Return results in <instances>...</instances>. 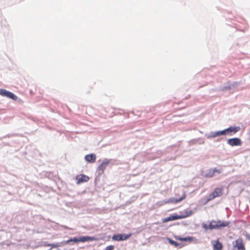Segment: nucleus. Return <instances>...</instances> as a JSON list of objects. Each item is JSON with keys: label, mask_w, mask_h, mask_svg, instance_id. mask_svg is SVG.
<instances>
[{"label": "nucleus", "mask_w": 250, "mask_h": 250, "mask_svg": "<svg viewBox=\"0 0 250 250\" xmlns=\"http://www.w3.org/2000/svg\"><path fill=\"white\" fill-rule=\"evenodd\" d=\"M229 223L226 221H221V220H212L209 223L206 224L203 223L202 224V228L205 230L218 229L222 227L228 226Z\"/></svg>", "instance_id": "obj_1"}, {"label": "nucleus", "mask_w": 250, "mask_h": 250, "mask_svg": "<svg viewBox=\"0 0 250 250\" xmlns=\"http://www.w3.org/2000/svg\"><path fill=\"white\" fill-rule=\"evenodd\" d=\"M240 130V128L239 126H230L229 127L222 131H219L217 132H213L211 133L210 137L215 138L217 136L228 134L229 135H232V134H234Z\"/></svg>", "instance_id": "obj_2"}, {"label": "nucleus", "mask_w": 250, "mask_h": 250, "mask_svg": "<svg viewBox=\"0 0 250 250\" xmlns=\"http://www.w3.org/2000/svg\"><path fill=\"white\" fill-rule=\"evenodd\" d=\"M192 210H185L184 214L177 215L173 214L170 215L169 217L164 218L162 222L163 223H167L169 221H174L178 219H183L187 217L190 216L192 214Z\"/></svg>", "instance_id": "obj_3"}, {"label": "nucleus", "mask_w": 250, "mask_h": 250, "mask_svg": "<svg viewBox=\"0 0 250 250\" xmlns=\"http://www.w3.org/2000/svg\"><path fill=\"white\" fill-rule=\"evenodd\" d=\"M98 239L95 237H90L88 236H82L80 238L74 237L71 239H69L66 241L67 243H68L71 242H73L75 243L78 242H85L86 241H97Z\"/></svg>", "instance_id": "obj_4"}, {"label": "nucleus", "mask_w": 250, "mask_h": 250, "mask_svg": "<svg viewBox=\"0 0 250 250\" xmlns=\"http://www.w3.org/2000/svg\"><path fill=\"white\" fill-rule=\"evenodd\" d=\"M233 250H246L245 244L242 238H239L233 242Z\"/></svg>", "instance_id": "obj_5"}, {"label": "nucleus", "mask_w": 250, "mask_h": 250, "mask_svg": "<svg viewBox=\"0 0 250 250\" xmlns=\"http://www.w3.org/2000/svg\"><path fill=\"white\" fill-rule=\"evenodd\" d=\"M0 95L2 96L6 97L11 99L14 101H16L18 99V97L13 93L7 91L4 89H0Z\"/></svg>", "instance_id": "obj_6"}, {"label": "nucleus", "mask_w": 250, "mask_h": 250, "mask_svg": "<svg viewBox=\"0 0 250 250\" xmlns=\"http://www.w3.org/2000/svg\"><path fill=\"white\" fill-rule=\"evenodd\" d=\"M223 189L221 188H217L214 189L213 191L209 195L208 201L213 199L214 198L219 197L222 194Z\"/></svg>", "instance_id": "obj_7"}, {"label": "nucleus", "mask_w": 250, "mask_h": 250, "mask_svg": "<svg viewBox=\"0 0 250 250\" xmlns=\"http://www.w3.org/2000/svg\"><path fill=\"white\" fill-rule=\"evenodd\" d=\"M131 236V234H117L114 235L112 239L114 241H123L125 240H126L129 238Z\"/></svg>", "instance_id": "obj_8"}, {"label": "nucleus", "mask_w": 250, "mask_h": 250, "mask_svg": "<svg viewBox=\"0 0 250 250\" xmlns=\"http://www.w3.org/2000/svg\"><path fill=\"white\" fill-rule=\"evenodd\" d=\"M228 143L231 146H241L242 145L241 140L238 138H234L232 139H229L228 140Z\"/></svg>", "instance_id": "obj_9"}, {"label": "nucleus", "mask_w": 250, "mask_h": 250, "mask_svg": "<svg viewBox=\"0 0 250 250\" xmlns=\"http://www.w3.org/2000/svg\"><path fill=\"white\" fill-rule=\"evenodd\" d=\"M76 179L77 180V184H80L81 183L87 182L89 178L84 174H79L76 176Z\"/></svg>", "instance_id": "obj_10"}, {"label": "nucleus", "mask_w": 250, "mask_h": 250, "mask_svg": "<svg viewBox=\"0 0 250 250\" xmlns=\"http://www.w3.org/2000/svg\"><path fill=\"white\" fill-rule=\"evenodd\" d=\"M96 156L94 154L86 155L85 156V160L88 163H94L96 161Z\"/></svg>", "instance_id": "obj_11"}, {"label": "nucleus", "mask_w": 250, "mask_h": 250, "mask_svg": "<svg viewBox=\"0 0 250 250\" xmlns=\"http://www.w3.org/2000/svg\"><path fill=\"white\" fill-rule=\"evenodd\" d=\"M212 244L213 246V250H222L223 245L218 239L213 241Z\"/></svg>", "instance_id": "obj_12"}, {"label": "nucleus", "mask_w": 250, "mask_h": 250, "mask_svg": "<svg viewBox=\"0 0 250 250\" xmlns=\"http://www.w3.org/2000/svg\"><path fill=\"white\" fill-rule=\"evenodd\" d=\"M45 247H49L50 248L48 250H61L59 248L58 245L54 244H47L44 245Z\"/></svg>", "instance_id": "obj_13"}, {"label": "nucleus", "mask_w": 250, "mask_h": 250, "mask_svg": "<svg viewBox=\"0 0 250 250\" xmlns=\"http://www.w3.org/2000/svg\"><path fill=\"white\" fill-rule=\"evenodd\" d=\"M174 237L177 240H179V241L191 242L192 240V237H190L183 238V237H180L179 236H175Z\"/></svg>", "instance_id": "obj_14"}, {"label": "nucleus", "mask_w": 250, "mask_h": 250, "mask_svg": "<svg viewBox=\"0 0 250 250\" xmlns=\"http://www.w3.org/2000/svg\"><path fill=\"white\" fill-rule=\"evenodd\" d=\"M109 164V161H104L99 166V169L104 171V170L106 168L107 166Z\"/></svg>", "instance_id": "obj_15"}, {"label": "nucleus", "mask_w": 250, "mask_h": 250, "mask_svg": "<svg viewBox=\"0 0 250 250\" xmlns=\"http://www.w3.org/2000/svg\"><path fill=\"white\" fill-rule=\"evenodd\" d=\"M186 194L185 193H184L181 198H180L179 199L173 198L171 200V202H172L173 203H175V204L183 200L184 199H185L186 198Z\"/></svg>", "instance_id": "obj_16"}, {"label": "nucleus", "mask_w": 250, "mask_h": 250, "mask_svg": "<svg viewBox=\"0 0 250 250\" xmlns=\"http://www.w3.org/2000/svg\"><path fill=\"white\" fill-rule=\"evenodd\" d=\"M167 240L169 242V244H170L171 245L174 246V247H179L180 246L181 248L183 247L182 245H181V244H179L178 243H177V242L170 239V238H167Z\"/></svg>", "instance_id": "obj_17"}, {"label": "nucleus", "mask_w": 250, "mask_h": 250, "mask_svg": "<svg viewBox=\"0 0 250 250\" xmlns=\"http://www.w3.org/2000/svg\"><path fill=\"white\" fill-rule=\"evenodd\" d=\"M214 171H213L212 169H210L208 170L207 172V173L206 174V177H212L214 175Z\"/></svg>", "instance_id": "obj_18"}, {"label": "nucleus", "mask_w": 250, "mask_h": 250, "mask_svg": "<svg viewBox=\"0 0 250 250\" xmlns=\"http://www.w3.org/2000/svg\"><path fill=\"white\" fill-rule=\"evenodd\" d=\"M114 249V246L113 245H110L105 248L104 250H113Z\"/></svg>", "instance_id": "obj_19"}, {"label": "nucleus", "mask_w": 250, "mask_h": 250, "mask_svg": "<svg viewBox=\"0 0 250 250\" xmlns=\"http://www.w3.org/2000/svg\"><path fill=\"white\" fill-rule=\"evenodd\" d=\"M213 171H214V174L216 172V173H221L222 172V169H217L216 168H214L213 169H212Z\"/></svg>", "instance_id": "obj_20"}]
</instances>
